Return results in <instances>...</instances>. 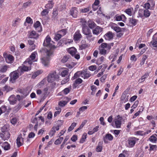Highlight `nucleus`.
I'll list each match as a JSON object with an SVG mask.
<instances>
[{
	"mask_svg": "<svg viewBox=\"0 0 157 157\" xmlns=\"http://www.w3.org/2000/svg\"><path fill=\"white\" fill-rule=\"evenodd\" d=\"M102 31V28L97 26L93 30V33L94 34L98 35Z\"/></svg>",
	"mask_w": 157,
	"mask_h": 157,
	"instance_id": "19",
	"label": "nucleus"
},
{
	"mask_svg": "<svg viewBox=\"0 0 157 157\" xmlns=\"http://www.w3.org/2000/svg\"><path fill=\"white\" fill-rule=\"evenodd\" d=\"M113 35L111 32L109 31L106 33L104 37L106 40H110L113 38Z\"/></svg>",
	"mask_w": 157,
	"mask_h": 157,
	"instance_id": "18",
	"label": "nucleus"
},
{
	"mask_svg": "<svg viewBox=\"0 0 157 157\" xmlns=\"http://www.w3.org/2000/svg\"><path fill=\"white\" fill-rule=\"evenodd\" d=\"M116 20L117 21H123L122 19V16L121 15H117L115 16Z\"/></svg>",
	"mask_w": 157,
	"mask_h": 157,
	"instance_id": "62",
	"label": "nucleus"
},
{
	"mask_svg": "<svg viewBox=\"0 0 157 157\" xmlns=\"http://www.w3.org/2000/svg\"><path fill=\"white\" fill-rule=\"evenodd\" d=\"M70 58V56L69 55L64 56L61 59V62L63 63H65Z\"/></svg>",
	"mask_w": 157,
	"mask_h": 157,
	"instance_id": "40",
	"label": "nucleus"
},
{
	"mask_svg": "<svg viewBox=\"0 0 157 157\" xmlns=\"http://www.w3.org/2000/svg\"><path fill=\"white\" fill-rule=\"evenodd\" d=\"M8 100L10 103L11 105H14L16 103L17 101V98L15 97V95H12L9 98Z\"/></svg>",
	"mask_w": 157,
	"mask_h": 157,
	"instance_id": "17",
	"label": "nucleus"
},
{
	"mask_svg": "<svg viewBox=\"0 0 157 157\" xmlns=\"http://www.w3.org/2000/svg\"><path fill=\"white\" fill-rule=\"evenodd\" d=\"M28 37L30 38L37 39L39 36V34L34 31L28 32Z\"/></svg>",
	"mask_w": 157,
	"mask_h": 157,
	"instance_id": "13",
	"label": "nucleus"
},
{
	"mask_svg": "<svg viewBox=\"0 0 157 157\" xmlns=\"http://www.w3.org/2000/svg\"><path fill=\"white\" fill-rule=\"evenodd\" d=\"M51 41V38L48 36H47L44 40L43 45L44 46L47 47H49L51 48H55V46L51 44L50 42Z\"/></svg>",
	"mask_w": 157,
	"mask_h": 157,
	"instance_id": "9",
	"label": "nucleus"
},
{
	"mask_svg": "<svg viewBox=\"0 0 157 157\" xmlns=\"http://www.w3.org/2000/svg\"><path fill=\"white\" fill-rule=\"evenodd\" d=\"M137 135L141 136H144V132L142 131H138L136 132Z\"/></svg>",
	"mask_w": 157,
	"mask_h": 157,
	"instance_id": "60",
	"label": "nucleus"
},
{
	"mask_svg": "<svg viewBox=\"0 0 157 157\" xmlns=\"http://www.w3.org/2000/svg\"><path fill=\"white\" fill-rule=\"evenodd\" d=\"M1 109H2V112L3 113H5L7 110L6 107L5 105H2L1 107Z\"/></svg>",
	"mask_w": 157,
	"mask_h": 157,
	"instance_id": "64",
	"label": "nucleus"
},
{
	"mask_svg": "<svg viewBox=\"0 0 157 157\" xmlns=\"http://www.w3.org/2000/svg\"><path fill=\"white\" fill-rule=\"evenodd\" d=\"M99 53L102 55H105L106 53V50L105 49L99 48Z\"/></svg>",
	"mask_w": 157,
	"mask_h": 157,
	"instance_id": "51",
	"label": "nucleus"
},
{
	"mask_svg": "<svg viewBox=\"0 0 157 157\" xmlns=\"http://www.w3.org/2000/svg\"><path fill=\"white\" fill-rule=\"evenodd\" d=\"M68 74V71L67 70H64L61 73V75L63 77H64L67 75Z\"/></svg>",
	"mask_w": 157,
	"mask_h": 157,
	"instance_id": "47",
	"label": "nucleus"
},
{
	"mask_svg": "<svg viewBox=\"0 0 157 157\" xmlns=\"http://www.w3.org/2000/svg\"><path fill=\"white\" fill-rule=\"evenodd\" d=\"M80 23L82 26V28L84 27H86L87 26V25L88 23L86 21L84 18H81L80 19Z\"/></svg>",
	"mask_w": 157,
	"mask_h": 157,
	"instance_id": "31",
	"label": "nucleus"
},
{
	"mask_svg": "<svg viewBox=\"0 0 157 157\" xmlns=\"http://www.w3.org/2000/svg\"><path fill=\"white\" fill-rule=\"evenodd\" d=\"M90 10L89 7H88L83 9H81L80 10L81 12L83 13H85L89 11Z\"/></svg>",
	"mask_w": 157,
	"mask_h": 157,
	"instance_id": "58",
	"label": "nucleus"
},
{
	"mask_svg": "<svg viewBox=\"0 0 157 157\" xmlns=\"http://www.w3.org/2000/svg\"><path fill=\"white\" fill-rule=\"evenodd\" d=\"M107 44L106 43H102L99 46V48L105 49L106 48Z\"/></svg>",
	"mask_w": 157,
	"mask_h": 157,
	"instance_id": "50",
	"label": "nucleus"
},
{
	"mask_svg": "<svg viewBox=\"0 0 157 157\" xmlns=\"http://www.w3.org/2000/svg\"><path fill=\"white\" fill-rule=\"evenodd\" d=\"M106 77L107 76L106 75H104L100 79V81L102 82H104L106 78Z\"/></svg>",
	"mask_w": 157,
	"mask_h": 157,
	"instance_id": "61",
	"label": "nucleus"
},
{
	"mask_svg": "<svg viewBox=\"0 0 157 157\" xmlns=\"http://www.w3.org/2000/svg\"><path fill=\"white\" fill-rule=\"evenodd\" d=\"M22 105V103H20L14 108V110L17 111H18L21 109Z\"/></svg>",
	"mask_w": 157,
	"mask_h": 157,
	"instance_id": "45",
	"label": "nucleus"
},
{
	"mask_svg": "<svg viewBox=\"0 0 157 157\" xmlns=\"http://www.w3.org/2000/svg\"><path fill=\"white\" fill-rule=\"evenodd\" d=\"M17 122V119L16 118H12L11 120V123L13 124H16Z\"/></svg>",
	"mask_w": 157,
	"mask_h": 157,
	"instance_id": "59",
	"label": "nucleus"
},
{
	"mask_svg": "<svg viewBox=\"0 0 157 157\" xmlns=\"http://www.w3.org/2000/svg\"><path fill=\"white\" fill-rule=\"evenodd\" d=\"M34 26L38 32H41L42 31V28L40 25V23L39 21H37L34 24Z\"/></svg>",
	"mask_w": 157,
	"mask_h": 157,
	"instance_id": "16",
	"label": "nucleus"
},
{
	"mask_svg": "<svg viewBox=\"0 0 157 157\" xmlns=\"http://www.w3.org/2000/svg\"><path fill=\"white\" fill-rule=\"evenodd\" d=\"M78 11L76 7H73L70 11V14L73 17L76 18L78 16Z\"/></svg>",
	"mask_w": 157,
	"mask_h": 157,
	"instance_id": "12",
	"label": "nucleus"
},
{
	"mask_svg": "<svg viewBox=\"0 0 157 157\" xmlns=\"http://www.w3.org/2000/svg\"><path fill=\"white\" fill-rule=\"evenodd\" d=\"M82 32L85 35L91 33V30L88 26L82 28Z\"/></svg>",
	"mask_w": 157,
	"mask_h": 157,
	"instance_id": "25",
	"label": "nucleus"
},
{
	"mask_svg": "<svg viewBox=\"0 0 157 157\" xmlns=\"http://www.w3.org/2000/svg\"><path fill=\"white\" fill-rule=\"evenodd\" d=\"M10 67L9 66L4 65L0 67V72L5 73L7 71V69Z\"/></svg>",
	"mask_w": 157,
	"mask_h": 157,
	"instance_id": "28",
	"label": "nucleus"
},
{
	"mask_svg": "<svg viewBox=\"0 0 157 157\" xmlns=\"http://www.w3.org/2000/svg\"><path fill=\"white\" fill-rule=\"evenodd\" d=\"M138 140V139L135 137L129 138L128 140V143L129 145L128 146L130 147H133L136 144V141Z\"/></svg>",
	"mask_w": 157,
	"mask_h": 157,
	"instance_id": "10",
	"label": "nucleus"
},
{
	"mask_svg": "<svg viewBox=\"0 0 157 157\" xmlns=\"http://www.w3.org/2000/svg\"><path fill=\"white\" fill-rule=\"evenodd\" d=\"M53 51L52 49L47 50L46 52L47 56L41 58V62L44 66L48 67L49 64V57L53 54Z\"/></svg>",
	"mask_w": 157,
	"mask_h": 157,
	"instance_id": "1",
	"label": "nucleus"
},
{
	"mask_svg": "<svg viewBox=\"0 0 157 157\" xmlns=\"http://www.w3.org/2000/svg\"><path fill=\"white\" fill-rule=\"evenodd\" d=\"M82 36L80 33V31L79 30H77L73 36V39L75 41H77L81 38Z\"/></svg>",
	"mask_w": 157,
	"mask_h": 157,
	"instance_id": "15",
	"label": "nucleus"
},
{
	"mask_svg": "<svg viewBox=\"0 0 157 157\" xmlns=\"http://www.w3.org/2000/svg\"><path fill=\"white\" fill-rule=\"evenodd\" d=\"M87 134L84 133L82 135V138L80 140V143H83L85 141V140L86 138Z\"/></svg>",
	"mask_w": 157,
	"mask_h": 157,
	"instance_id": "39",
	"label": "nucleus"
},
{
	"mask_svg": "<svg viewBox=\"0 0 157 157\" xmlns=\"http://www.w3.org/2000/svg\"><path fill=\"white\" fill-rule=\"evenodd\" d=\"M138 22V20L134 18H130L129 19V22L133 26L136 25Z\"/></svg>",
	"mask_w": 157,
	"mask_h": 157,
	"instance_id": "29",
	"label": "nucleus"
},
{
	"mask_svg": "<svg viewBox=\"0 0 157 157\" xmlns=\"http://www.w3.org/2000/svg\"><path fill=\"white\" fill-rule=\"evenodd\" d=\"M52 18L54 20L56 19L57 18V16L58 14V10L56 9H53L52 13Z\"/></svg>",
	"mask_w": 157,
	"mask_h": 157,
	"instance_id": "32",
	"label": "nucleus"
},
{
	"mask_svg": "<svg viewBox=\"0 0 157 157\" xmlns=\"http://www.w3.org/2000/svg\"><path fill=\"white\" fill-rule=\"evenodd\" d=\"M87 23L89 27L91 29H93L96 26V24L92 21H88Z\"/></svg>",
	"mask_w": 157,
	"mask_h": 157,
	"instance_id": "30",
	"label": "nucleus"
},
{
	"mask_svg": "<svg viewBox=\"0 0 157 157\" xmlns=\"http://www.w3.org/2000/svg\"><path fill=\"white\" fill-rule=\"evenodd\" d=\"M66 99H67V101H60L59 102L58 105L61 107L65 106L69 101V99L68 98H66Z\"/></svg>",
	"mask_w": 157,
	"mask_h": 157,
	"instance_id": "27",
	"label": "nucleus"
},
{
	"mask_svg": "<svg viewBox=\"0 0 157 157\" xmlns=\"http://www.w3.org/2000/svg\"><path fill=\"white\" fill-rule=\"evenodd\" d=\"M157 146L156 145H150V151H154L156 150Z\"/></svg>",
	"mask_w": 157,
	"mask_h": 157,
	"instance_id": "52",
	"label": "nucleus"
},
{
	"mask_svg": "<svg viewBox=\"0 0 157 157\" xmlns=\"http://www.w3.org/2000/svg\"><path fill=\"white\" fill-rule=\"evenodd\" d=\"M20 74L17 71V70L11 72L10 74V81L13 83L15 82V80L19 77Z\"/></svg>",
	"mask_w": 157,
	"mask_h": 157,
	"instance_id": "6",
	"label": "nucleus"
},
{
	"mask_svg": "<svg viewBox=\"0 0 157 157\" xmlns=\"http://www.w3.org/2000/svg\"><path fill=\"white\" fill-rule=\"evenodd\" d=\"M30 70V67L24 66L19 67L17 69V71L19 73L20 75H21L25 71H27Z\"/></svg>",
	"mask_w": 157,
	"mask_h": 157,
	"instance_id": "8",
	"label": "nucleus"
},
{
	"mask_svg": "<svg viewBox=\"0 0 157 157\" xmlns=\"http://www.w3.org/2000/svg\"><path fill=\"white\" fill-rule=\"evenodd\" d=\"M80 76H81V72L80 73L79 72H77L74 75V76L72 77L71 79L73 80L78 78Z\"/></svg>",
	"mask_w": 157,
	"mask_h": 157,
	"instance_id": "38",
	"label": "nucleus"
},
{
	"mask_svg": "<svg viewBox=\"0 0 157 157\" xmlns=\"http://www.w3.org/2000/svg\"><path fill=\"white\" fill-rule=\"evenodd\" d=\"M63 138L62 137H60L58 139L56 140L55 142V144L56 145H58L61 143L63 140Z\"/></svg>",
	"mask_w": 157,
	"mask_h": 157,
	"instance_id": "41",
	"label": "nucleus"
},
{
	"mask_svg": "<svg viewBox=\"0 0 157 157\" xmlns=\"http://www.w3.org/2000/svg\"><path fill=\"white\" fill-rule=\"evenodd\" d=\"M62 37V35L59 34H57L55 35L54 39L56 41L59 40Z\"/></svg>",
	"mask_w": 157,
	"mask_h": 157,
	"instance_id": "49",
	"label": "nucleus"
},
{
	"mask_svg": "<svg viewBox=\"0 0 157 157\" xmlns=\"http://www.w3.org/2000/svg\"><path fill=\"white\" fill-rule=\"evenodd\" d=\"M67 51L72 56H73L76 54L77 50L74 47H71L67 49Z\"/></svg>",
	"mask_w": 157,
	"mask_h": 157,
	"instance_id": "24",
	"label": "nucleus"
},
{
	"mask_svg": "<svg viewBox=\"0 0 157 157\" xmlns=\"http://www.w3.org/2000/svg\"><path fill=\"white\" fill-rule=\"evenodd\" d=\"M6 129L7 128L6 126H3L2 128V131L3 133L0 134L1 137L4 140H7L10 138V134L9 132L5 131Z\"/></svg>",
	"mask_w": 157,
	"mask_h": 157,
	"instance_id": "4",
	"label": "nucleus"
},
{
	"mask_svg": "<svg viewBox=\"0 0 157 157\" xmlns=\"http://www.w3.org/2000/svg\"><path fill=\"white\" fill-rule=\"evenodd\" d=\"M113 139V136L110 134L109 133L106 134L105 135V137H104L103 138L104 142L105 143H107V140L111 141Z\"/></svg>",
	"mask_w": 157,
	"mask_h": 157,
	"instance_id": "20",
	"label": "nucleus"
},
{
	"mask_svg": "<svg viewBox=\"0 0 157 157\" xmlns=\"http://www.w3.org/2000/svg\"><path fill=\"white\" fill-rule=\"evenodd\" d=\"M53 3L52 1H49L48 3L45 6V7L47 9H51L53 6Z\"/></svg>",
	"mask_w": 157,
	"mask_h": 157,
	"instance_id": "34",
	"label": "nucleus"
},
{
	"mask_svg": "<svg viewBox=\"0 0 157 157\" xmlns=\"http://www.w3.org/2000/svg\"><path fill=\"white\" fill-rule=\"evenodd\" d=\"M2 147H3L4 149L6 150H7L10 149V145L7 142H5L2 145Z\"/></svg>",
	"mask_w": 157,
	"mask_h": 157,
	"instance_id": "33",
	"label": "nucleus"
},
{
	"mask_svg": "<svg viewBox=\"0 0 157 157\" xmlns=\"http://www.w3.org/2000/svg\"><path fill=\"white\" fill-rule=\"evenodd\" d=\"M91 76V75L87 71H83L81 72V76L84 78H87Z\"/></svg>",
	"mask_w": 157,
	"mask_h": 157,
	"instance_id": "21",
	"label": "nucleus"
},
{
	"mask_svg": "<svg viewBox=\"0 0 157 157\" xmlns=\"http://www.w3.org/2000/svg\"><path fill=\"white\" fill-rule=\"evenodd\" d=\"M23 139V138L22 137L21 134L19 135L16 140L17 147H20L23 144L24 142Z\"/></svg>",
	"mask_w": 157,
	"mask_h": 157,
	"instance_id": "14",
	"label": "nucleus"
},
{
	"mask_svg": "<svg viewBox=\"0 0 157 157\" xmlns=\"http://www.w3.org/2000/svg\"><path fill=\"white\" fill-rule=\"evenodd\" d=\"M3 56L5 58L6 62L8 63H12L14 60V57L10 54H8L6 52L3 53Z\"/></svg>",
	"mask_w": 157,
	"mask_h": 157,
	"instance_id": "5",
	"label": "nucleus"
},
{
	"mask_svg": "<svg viewBox=\"0 0 157 157\" xmlns=\"http://www.w3.org/2000/svg\"><path fill=\"white\" fill-rule=\"evenodd\" d=\"M122 120V117L119 115L117 116V118L115 120V123L116 127L117 128H120L121 124V121Z\"/></svg>",
	"mask_w": 157,
	"mask_h": 157,
	"instance_id": "11",
	"label": "nucleus"
},
{
	"mask_svg": "<svg viewBox=\"0 0 157 157\" xmlns=\"http://www.w3.org/2000/svg\"><path fill=\"white\" fill-rule=\"evenodd\" d=\"M139 15L140 17L143 16L145 17H149L150 15V12L147 9H140L139 11Z\"/></svg>",
	"mask_w": 157,
	"mask_h": 157,
	"instance_id": "7",
	"label": "nucleus"
},
{
	"mask_svg": "<svg viewBox=\"0 0 157 157\" xmlns=\"http://www.w3.org/2000/svg\"><path fill=\"white\" fill-rule=\"evenodd\" d=\"M105 59V57L103 56H102L101 57L98 58L97 59L96 64L98 65H100L104 61Z\"/></svg>",
	"mask_w": 157,
	"mask_h": 157,
	"instance_id": "35",
	"label": "nucleus"
},
{
	"mask_svg": "<svg viewBox=\"0 0 157 157\" xmlns=\"http://www.w3.org/2000/svg\"><path fill=\"white\" fill-rule=\"evenodd\" d=\"M26 21L28 23L32 24L33 22L32 19L29 17H27L26 19Z\"/></svg>",
	"mask_w": 157,
	"mask_h": 157,
	"instance_id": "56",
	"label": "nucleus"
},
{
	"mask_svg": "<svg viewBox=\"0 0 157 157\" xmlns=\"http://www.w3.org/2000/svg\"><path fill=\"white\" fill-rule=\"evenodd\" d=\"M148 3L150 5V6L151 8V9L152 10L153 7L155 5V2L152 0H149L148 1Z\"/></svg>",
	"mask_w": 157,
	"mask_h": 157,
	"instance_id": "46",
	"label": "nucleus"
},
{
	"mask_svg": "<svg viewBox=\"0 0 157 157\" xmlns=\"http://www.w3.org/2000/svg\"><path fill=\"white\" fill-rule=\"evenodd\" d=\"M49 13L48 10L47 9L44 10L41 13V15L43 16H46Z\"/></svg>",
	"mask_w": 157,
	"mask_h": 157,
	"instance_id": "44",
	"label": "nucleus"
},
{
	"mask_svg": "<svg viewBox=\"0 0 157 157\" xmlns=\"http://www.w3.org/2000/svg\"><path fill=\"white\" fill-rule=\"evenodd\" d=\"M147 56L146 55H144L143 58L141 59V61L140 63V64L141 66L143 65L146 59L147 58Z\"/></svg>",
	"mask_w": 157,
	"mask_h": 157,
	"instance_id": "42",
	"label": "nucleus"
},
{
	"mask_svg": "<svg viewBox=\"0 0 157 157\" xmlns=\"http://www.w3.org/2000/svg\"><path fill=\"white\" fill-rule=\"evenodd\" d=\"M89 69L91 71H94L96 69V66H91L89 67Z\"/></svg>",
	"mask_w": 157,
	"mask_h": 157,
	"instance_id": "63",
	"label": "nucleus"
},
{
	"mask_svg": "<svg viewBox=\"0 0 157 157\" xmlns=\"http://www.w3.org/2000/svg\"><path fill=\"white\" fill-rule=\"evenodd\" d=\"M133 10V8H131L126 9L124 12L129 16H131L132 15V11Z\"/></svg>",
	"mask_w": 157,
	"mask_h": 157,
	"instance_id": "37",
	"label": "nucleus"
},
{
	"mask_svg": "<svg viewBox=\"0 0 157 157\" xmlns=\"http://www.w3.org/2000/svg\"><path fill=\"white\" fill-rule=\"evenodd\" d=\"M111 28L117 33L120 32L121 31V28L119 27L112 26Z\"/></svg>",
	"mask_w": 157,
	"mask_h": 157,
	"instance_id": "43",
	"label": "nucleus"
},
{
	"mask_svg": "<svg viewBox=\"0 0 157 157\" xmlns=\"http://www.w3.org/2000/svg\"><path fill=\"white\" fill-rule=\"evenodd\" d=\"M82 80L81 78H78L77 79L73 84V88H75L78 86V85L82 83Z\"/></svg>",
	"mask_w": 157,
	"mask_h": 157,
	"instance_id": "23",
	"label": "nucleus"
},
{
	"mask_svg": "<svg viewBox=\"0 0 157 157\" xmlns=\"http://www.w3.org/2000/svg\"><path fill=\"white\" fill-rule=\"evenodd\" d=\"M144 7L145 9H147V10L150 9V10H151V8L150 6V5H149V4L148 2L145 3L144 5Z\"/></svg>",
	"mask_w": 157,
	"mask_h": 157,
	"instance_id": "57",
	"label": "nucleus"
},
{
	"mask_svg": "<svg viewBox=\"0 0 157 157\" xmlns=\"http://www.w3.org/2000/svg\"><path fill=\"white\" fill-rule=\"evenodd\" d=\"M63 123V121L62 120H59L57 121V125L56 126H53L49 132V134L51 136H52L54 135L56 131H58L59 129V127L61 126Z\"/></svg>",
	"mask_w": 157,
	"mask_h": 157,
	"instance_id": "3",
	"label": "nucleus"
},
{
	"mask_svg": "<svg viewBox=\"0 0 157 157\" xmlns=\"http://www.w3.org/2000/svg\"><path fill=\"white\" fill-rule=\"evenodd\" d=\"M70 89L68 88H67L65 89L62 91V92L64 94H67L70 92Z\"/></svg>",
	"mask_w": 157,
	"mask_h": 157,
	"instance_id": "53",
	"label": "nucleus"
},
{
	"mask_svg": "<svg viewBox=\"0 0 157 157\" xmlns=\"http://www.w3.org/2000/svg\"><path fill=\"white\" fill-rule=\"evenodd\" d=\"M156 33L153 36L152 40L150 42V44H152L153 47L157 48V37L155 38V36L156 35Z\"/></svg>",
	"mask_w": 157,
	"mask_h": 157,
	"instance_id": "22",
	"label": "nucleus"
},
{
	"mask_svg": "<svg viewBox=\"0 0 157 157\" xmlns=\"http://www.w3.org/2000/svg\"><path fill=\"white\" fill-rule=\"evenodd\" d=\"M36 52H34L32 53L30 56V58L32 60L34 59L36 57Z\"/></svg>",
	"mask_w": 157,
	"mask_h": 157,
	"instance_id": "55",
	"label": "nucleus"
},
{
	"mask_svg": "<svg viewBox=\"0 0 157 157\" xmlns=\"http://www.w3.org/2000/svg\"><path fill=\"white\" fill-rule=\"evenodd\" d=\"M28 44H29V45H33L32 46V49H34V48H35L34 45H33V44H34V41H32L31 40H28Z\"/></svg>",
	"mask_w": 157,
	"mask_h": 157,
	"instance_id": "54",
	"label": "nucleus"
},
{
	"mask_svg": "<svg viewBox=\"0 0 157 157\" xmlns=\"http://www.w3.org/2000/svg\"><path fill=\"white\" fill-rule=\"evenodd\" d=\"M101 143L100 142L98 143L97 146V147L96 150L97 152H101L102 149V147L101 146Z\"/></svg>",
	"mask_w": 157,
	"mask_h": 157,
	"instance_id": "36",
	"label": "nucleus"
},
{
	"mask_svg": "<svg viewBox=\"0 0 157 157\" xmlns=\"http://www.w3.org/2000/svg\"><path fill=\"white\" fill-rule=\"evenodd\" d=\"M149 140L152 142L156 143L157 140V135L155 134H154L149 137Z\"/></svg>",
	"mask_w": 157,
	"mask_h": 157,
	"instance_id": "26",
	"label": "nucleus"
},
{
	"mask_svg": "<svg viewBox=\"0 0 157 157\" xmlns=\"http://www.w3.org/2000/svg\"><path fill=\"white\" fill-rule=\"evenodd\" d=\"M58 75L56 74L55 71H51L48 76L47 80L49 82L52 83L59 78Z\"/></svg>",
	"mask_w": 157,
	"mask_h": 157,
	"instance_id": "2",
	"label": "nucleus"
},
{
	"mask_svg": "<svg viewBox=\"0 0 157 157\" xmlns=\"http://www.w3.org/2000/svg\"><path fill=\"white\" fill-rule=\"evenodd\" d=\"M40 74V71H38L33 74L32 75V78H36L37 76Z\"/></svg>",
	"mask_w": 157,
	"mask_h": 157,
	"instance_id": "48",
	"label": "nucleus"
}]
</instances>
